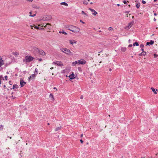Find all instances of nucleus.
<instances>
[{"mask_svg":"<svg viewBox=\"0 0 158 158\" xmlns=\"http://www.w3.org/2000/svg\"><path fill=\"white\" fill-rule=\"evenodd\" d=\"M66 28H68V29L73 32H78L80 31V29L78 27L73 25L67 26Z\"/></svg>","mask_w":158,"mask_h":158,"instance_id":"f257e3e1","label":"nucleus"},{"mask_svg":"<svg viewBox=\"0 0 158 158\" xmlns=\"http://www.w3.org/2000/svg\"><path fill=\"white\" fill-rule=\"evenodd\" d=\"M60 50L68 55H72V52L70 51V50L66 48H60Z\"/></svg>","mask_w":158,"mask_h":158,"instance_id":"f03ea898","label":"nucleus"},{"mask_svg":"<svg viewBox=\"0 0 158 158\" xmlns=\"http://www.w3.org/2000/svg\"><path fill=\"white\" fill-rule=\"evenodd\" d=\"M25 60L26 62L29 63L31 61L33 60L34 58L31 56H25Z\"/></svg>","mask_w":158,"mask_h":158,"instance_id":"7ed1b4c3","label":"nucleus"},{"mask_svg":"<svg viewBox=\"0 0 158 158\" xmlns=\"http://www.w3.org/2000/svg\"><path fill=\"white\" fill-rule=\"evenodd\" d=\"M52 18V16L50 15L44 16L42 18V20H49Z\"/></svg>","mask_w":158,"mask_h":158,"instance_id":"20e7f679","label":"nucleus"},{"mask_svg":"<svg viewBox=\"0 0 158 158\" xmlns=\"http://www.w3.org/2000/svg\"><path fill=\"white\" fill-rule=\"evenodd\" d=\"M44 27L48 28L49 30L48 31H49L52 28V26L51 24L49 23H47L46 25L44 26Z\"/></svg>","mask_w":158,"mask_h":158,"instance_id":"39448f33","label":"nucleus"},{"mask_svg":"<svg viewBox=\"0 0 158 158\" xmlns=\"http://www.w3.org/2000/svg\"><path fill=\"white\" fill-rule=\"evenodd\" d=\"M86 63L85 60L83 59H81L78 60V64H84Z\"/></svg>","mask_w":158,"mask_h":158,"instance_id":"423d86ee","label":"nucleus"},{"mask_svg":"<svg viewBox=\"0 0 158 158\" xmlns=\"http://www.w3.org/2000/svg\"><path fill=\"white\" fill-rule=\"evenodd\" d=\"M20 82L21 87H23L26 84V82H24L22 79H20Z\"/></svg>","mask_w":158,"mask_h":158,"instance_id":"0eeeda50","label":"nucleus"},{"mask_svg":"<svg viewBox=\"0 0 158 158\" xmlns=\"http://www.w3.org/2000/svg\"><path fill=\"white\" fill-rule=\"evenodd\" d=\"M89 10L91 12H93L92 13V14L94 16L98 14L97 12L93 9L89 8Z\"/></svg>","mask_w":158,"mask_h":158,"instance_id":"6e6552de","label":"nucleus"},{"mask_svg":"<svg viewBox=\"0 0 158 158\" xmlns=\"http://www.w3.org/2000/svg\"><path fill=\"white\" fill-rule=\"evenodd\" d=\"M134 21H132L128 24V26L126 27L128 29H130L133 24Z\"/></svg>","mask_w":158,"mask_h":158,"instance_id":"1a4fd4ad","label":"nucleus"},{"mask_svg":"<svg viewBox=\"0 0 158 158\" xmlns=\"http://www.w3.org/2000/svg\"><path fill=\"white\" fill-rule=\"evenodd\" d=\"M38 53L40 55L42 56H45V52L42 50H39Z\"/></svg>","mask_w":158,"mask_h":158,"instance_id":"9d476101","label":"nucleus"},{"mask_svg":"<svg viewBox=\"0 0 158 158\" xmlns=\"http://www.w3.org/2000/svg\"><path fill=\"white\" fill-rule=\"evenodd\" d=\"M35 77L34 74H32L28 78V80L30 81L31 79H34Z\"/></svg>","mask_w":158,"mask_h":158,"instance_id":"9b49d317","label":"nucleus"},{"mask_svg":"<svg viewBox=\"0 0 158 158\" xmlns=\"http://www.w3.org/2000/svg\"><path fill=\"white\" fill-rule=\"evenodd\" d=\"M49 98L52 101H54L55 99L53 95L52 94H50L49 95Z\"/></svg>","mask_w":158,"mask_h":158,"instance_id":"f8f14e48","label":"nucleus"},{"mask_svg":"<svg viewBox=\"0 0 158 158\" xmlns=\"http://www.w3.org/2000/svg\"><path fill=\"white\" fill-rule=\"evenodd\" d=\"M56 65L60 66H63V63L61 61H57L56 62Z\"/></svg>","mask_w":158,"mask_h":158,"instance_id":"ddd939ff","label":"nucleus"},{"mask_svg":"<svg viewBox=\"0 0 158 158\" xmlns=\"http://www.w3.org/2000/svg\"><path fill=\"white\" fill-rule=\"evenodd\" d=\"M4 64V61L2 58L0 56V67H1Z\"/></svg>","mask_w":158,"mask_h":158,"instance_id":"4468645a","label":"nucleus"},{"mask_svg":"<svg viewBox=\"0 0 158 158\" xmlns=\"http://www.w3.org/2000/svg\"><path fill=\"white\" fill-rule=\"evenodd\" d=\"M69 41V43L72 45H73L74 44H76L77 42V41L74 40H70Z\"/></svg>","mask_w":158,"mask_h":158,"instance_id":"2eb2a0df","label":"nucleus"},{"mask_svg":"<svg viewBox=\"0 0 158 158\" xmlns=\"http://www.w3.org/2000/svg\"><path fill=\"white\" fill-rule=\"evenodd\" d=\"M69 77L70 80H72L75 78L74 75L73 73H72V74L70 75Z\"/></svg>","mask_w":158,"mask_h":158,"instance_id":"dca6fc26","label":"nucleus"},{"mask_svg":"<svg viewBox=\"0 0 158 158\" xmlns=\"http://www.w3.org/2000/svg\"><path fill=\"white\" fill-rule=\"evenodd\" d=\"M32 7L35 9H39L40 8V7L38 5L33 4L32 5Z\"/></svg>","mask_w":158,"mask_h":158,"instance_id":"f3484780","label":"nucleus"},{"mask_svg":"<svg viewBox=\"0 0 158 158\" xmlns=\"http://www.w3.org/2000/svg\"><path fill=\"white\" fill-rule=\"evenodd\" d=\"M151 89L153 92L154 94H157V92H156V91H157L158 90L157 89H156V90H155V89H154V88L153 87H152L151 88Z\"/></svg>","mask_w":158,"mask_h":158,"instance_id":"a211bd4d","label":"nucleus"},{"mask_svg":"<svg viewBox=\"0 0 158 158\" xmlns=\"http://www.w3.org/2000/svg\"><path fill=\"white\" fill-rule=\"evenodd\" d=\"M154 41L151 40L150 42H147L146 43L147 45H148L149 44L152 45L154 44Z\"/></svg>","mask_w":158,"mask_h":158,"instance_id":"6ab92c4d","label":"nucleus"},{"mask_svg":"<svg viewBox=\"0 0 158 158\" xmlns=\"http://www.w3.org/2000/svg\"><path fill=\"white\" fill-rule=\"evenodd\" d=\"M33 49L34 52H38L40 50L39 48L36 47H34L33 48Z\"/></svg>","mask_w":158,"mask_h":158,"instance_id":"aec40b11","label":"nucleus"},{"mask_svg":"<svg viewBox=\"0 0 158 158\" xmlns=\"http://www.w3.org/2000/svg\"><path fill=\"white\" fill-rule=\"evenodd\" d=\"M34 28L38 29L40 30H44V28H41V27H39V26H35Z\"/></svg>","mask_w":158,"mask_h":158,"instance_id":"412c9836","label":"nucleus"},{"mask_svg":"<svg viewBox=\"0 0 158 158\" xmlns=\"http://www.w3.org/2000/svg\"><path fill=\"white\" fill-rule=\"evenodd\" d=\"M60 4L61 5H64L67 6H68V5L67 3H66V2H61L60 3Z\"/></svg>","mask_w":158,"mask_h":158,"instance_id":"4be33fe9","label":"nucleus"},{"mask_svg":"<svg viewBox=\"0 0 158 158\" xmlns=\"http://www.w3.org/2000/svg\"><path fill=\"white\" fill-rule=\"evenodd\" d=\"M126 50V48L125 47H122L121 49V50L123 52H125Z\"/></svg>","mask_w":158,"mask_h":158,"instance_id":"5701e85b","label":"nucleus"},{"mask_svg":"<svg viewBox=\"0 0 158 158\" xmlns=\"http://www.w3.org/2000/svg\"><path fill=\"white\" fill-rule=\"evenodd\" d=\"M61 128V126H60V127H57L55 129V131H58L59 130H60Z\"/></svg>","mask_w":158,"mask_h":158,"instance_id":"b1692460","label":"nucleus"},{"mask_svg":"<svg viewBox=\"0 0 158 158\" xmlns=\"http://www.w3.org/2000/svg\"><path fill=\"white\" fill-rule=\"evenodd\" d=\"M133 45L135 46H138L139 45V43H138L136 42H135L133 44Z\"/></svg>","mask_w":158,"mask_h":158,"instance_id":"393cba45","label":"nucleus"},{"mask_svg":"<svg viewBox=\"0 0 158 158\" xmlns=\"http://www.w3.org/2000/svg\"><path fill=\"white\" fill-rule=\"evenodd\" d=\"M78 63V62H77V61H75V62H73L72 63V65L73 66H75L76 65V64H77Z\"/></svg>","mask_w":158,"mask_h":158,"instance_id":"a878e982","label":"nucleus"},{"mask_svg":"<svg viewBox=\"0 0 158 158\" xmlns=\"http://www.w3.org/2000/svg\"><path fill=\"white\" fill-rule=\"evenodd\" d=\"M13 54L15 56H18L19 55V54L18 52H15L13 53Z\"/></svg>","mask_w":158,"mask_h":158,"instance_id":"bb28decb","label":"nucleus"},{"mask_svg":"<svg viewBox=\"0 0 158 158\" xmlns=\"http://www.w3.org/2000/svg\"><path fill=\"white\" fill-rule=\"evenodd\" d=\"M59 33H60L64 34L65 35H67V33H66V32H64V31H59Z\"/></svg>","mask_w":158,"mask_h":158,"instance_id":"cd10ccee","label":"nucleus"},{"mask_svg":"<svg viewBox=\"0 0 158 158\" xmlns=\"http://www.w3.org/2000/svg\"><path fill=\"white\" fill-rule=\"evenodd\" d=\"M140 6V3H139L136 4V7L138 9Z\"/></svg>","mask_w":158,"mask_h":158,"instance_id":"c85d7f7f","label":"nucleus"},{"mask_svg":"<svg viewBox=\"0 0 158 158\" xmlns=\"http://www.w3.org/2000/svg\"><path fill=\"white\" fill-rule=\"evenodd\" d=\"M31 13H32V12L31 11H30V12H29V14H30V16H31V17H34L35 16V14H34L33 15H31Z\"/></svg>","mask_w":158,"mask_h":158,"instance_id":"c756f323","label":"nucleus"},{"mask_svg":"<svg viewBox=\"0 0 158 158\" xmlns=\"http://www.w3.org/2000/svg\"><path fill=\"white\" fill-rule=\"evenodd\" d=\"M3 128V126L1 125L0 126V131H2Z\"/></svg>","mask_w":158,"mask_h":158,"instance_id":"7c9ffc66","label":"nucleus"},{"mask_svg":"<svg viewBox=\"0 0 158 158\" xmlns=\"http://www.w3.org/2000/svg\"><path fill=\"white\" fill-rule=\"evenodd\" d=\"M17 85H13V89H14L15 88H17Z\"/></svg>","mask_w":158,"mask_h":158,"instance_id":"2f4dec72","label":"nucleus"},{"mask_svg":"<svg viewBox=\"0 0 158 158\" xmlns=\"http://www.w3.org/2000/svg\"><path fill=\"white\" fill-rule=\"evenodd\" d=\"M83 3L84 4L86 5L88 4V2L86 1L85 0L83 1Z\"/></svg>","mask_w":158,"mask_h":158,"instance_id":"473e14b6","label":"nucleus"},{"mask_svg":"<svg viewBox=\"0 0 158 158\" xmlns=\"http://www.w3.org/2000/svg\"><path fill=\"white\" fill-rule=\"evenodd\" d=\"M113 28L111 27H109L108 28V30L110 31H112L113 30Z\"/></svg>","mask_w":158,"mask_h":158,"instance_id":"72a5a7b5","label":"nucleus"},{"mask_svg":"<svg viewBox=\"0 0 158 158\" xmlns=\"http://www.w3.org/2000/svg\"><path fill=\"white\" fill-rule=\"evenodd\" d=\"M142 53L143 54V56H145L146 55V53L145 52L143 51L142 52Z\"/></svg>","mask_w":158,"mask_h":158,"instance_id":"f704fd0d","label":"nucleus"},{"mask_svg":"<svg viewBox=\"0 0 158 158\" xmlns=\"http://www.w3.org/2000/svg\"><path fill=\"white\" fill-rule=\"evenodd\" d=\"M140 48H143L144 47V45L143 44H141L140 45Z\"/></svg>","mask_w":158,"mask_h":158,"instance_id":"c9c22d12","label":"nucleus"},{"mask_svg":"<svg viewBox=\"0 0 158 158\" xmlns=\"http://www.w3.org/2000/svg\"><path fill=\"white\" fill-rule=\"evenodd\" d=\"M81 13H82V14H84V15H87L86 14V13H85V12H84V11H83V10H82V11H81Z\"/></svg>","mask_w":158,"mask_h":158,"instance_id":"e433bc0d","label":"nucleus"},{"mask_svg":"<svg viewBox=\"0 0 158 158\" xmlns=\"http://www.w3.org/2000/svg\"><path fill=\"white\" fill-rule=\"evenodd\" d=\"M39 26H41V27H43L44 26H45V25H44V23H43V24H41L40 25H39Z\"/></svg>","mask_w":158,"mask_h":158,"instance_id":"4c0bfd02","label":"nucleus"},{"mask_svg":"<svg viewBox=\"0 0 158 158\" xmlns=\"http://www.w3.org/2000/svg\"><path fill=\"white\" fill-rule=\"evenodd\" d=\"M35 71L37 73H38V70L37 69H35Z\"/></svg>","mask_w":158,"mask_h":158,"instance_id":"58836bf2","label":"nucleus"},{"mask_svg":"<svg viewBox=\"0 0 158 158\" xmlns=\"http://www.w3.org/2000/svg\"><path fill=\"white\" fill-rule=\"evenodd\" d=\"M142 3H143V4H145L146 3V2L144 1V0H142Z\"/></svg>","mask_w":158,"mask_h":158,"instance_id":"ea45409f","label":"nucleus"},{"mask_svg":"<svg viewBox=\"0 0 158 158\" xmlns=\"http://www.w3.org/2000/svg\"><path fill=\"white\" fill-rule=\"evenodd\" d=\"M5 79L6 80H7V76H6L5 77Z\"/></svg>","mask_w":158,"mask_h":158,"instance_id":"a19ab883","label":"nucleus"},{"mask_svg":"<svg viewBox=\"0 0 158 158\" xmlns=\"http://www.w3.org/2000/svg\"><path fill=\"white\" fill-rule=\"evenodd\" d=\"M154 56L155 57H157L158 56V55L157 54H155L154 55Z\"/></svg>","mask_w":158,"mask_h":158,"instance_id":"79ce46f5","label":"nucleus"},{"mask_svg":"<svg viewBox=\"0 0 158 158\" xmlns=\"http://www.w3.org/2000/svg\"><path fill=\"white\" fill-rule=\"evenodd\" d=\"M123 3H124V4H126L127 3V2L125 0H124L123 1Z\"/></svg>","mask_w":158,"mask_h":158,"instance_id":"37998d69","label":"nucleus"},{"mask_svg":"<svg viewBox=\"0 0 158 158\" xmlns=\"http://www.w3.org/2000/svg\"><path fill=\"white\" fill-rule=\"evenodd\" d=\"M132 46V45L131 44H129L128 46V47H131Z\"/></svg>","mask_w":158,"mask_h":158,"instance_id":"c03bdc74","label":"nucleus"},{"mask_svg":"<svg viewBox=\"0 0 158 158\" xmlns=\"http://www.w3.org/2000/svg\"><path fill=\"white\" fill-rule=\"evenodd\" d=\"M129 13V12L127 11L126 12V13H127V14L126 15V16L127 17H128V14Z\"/></svg>","mask_w":158,"mask_h":158,"instance_id":"a18cd8bd","label":"nucleus"},{"mask_svg":"<svg viewBox=\"0 0 158 158\" xmlns=\"http://www.w3.org/2000/svg\"><path fill=\"white\" fill-rule=\"evenodd\" d=\"M80 141L81 143H83V141L82 139H81Z\"/></svg>","mask_w":158,"mask_h":158,"instance_id":"49530a36","label":"nucleus"},{"mask_svg":"<svg viewBox=\"0 0 158 158\" xmlns=\"http://www.w3.org/2000/svg\"><path fill=\"white\" fill-rule=\"evenodd\" d=\"M56 62H53L52 64H53L54 65H56Z\"/></svg>","mask_w":158,"mask_h":158,"instance_id":"de8ad7c7","label":"nucleus"},{"mask_svg":"<svg viewBox=\"0 0 158 158\" xmlns=\"http://www.w3.org/2000/svg\"><path fill=\"white\" fill-rule=\"evenodd\" d=\"M83 96H82H82H81V97H80V98H81V99H83Z\"/></svg>","mask_w":158,"mask_h":158,"instance_id":"09e8293b","label":"nucleus"},{"mask_svg":"<svg viewBox=\"0 0 158 158\" xmlns=\"http://www.w3.org/2000/svg\"><path fill=\"white\" fill-rule=\"evenodd\" d=\"M28 1L32 2L33 1V0H27Z\"/></svg>","mask_w":158,"mask_h":158,"instance_id":"8fccbe9b","label":"nucleus"},{"mask_svg":"<svg viewBox=\"0 0 158 158\" xmlns=\"http://www.w3.org/2000/svg\"><path fill=\"white\" fill-rule=\"evenodd\" d=\"M139 56H143V54L142 53V52L141 53L139 54Z\"/></svg>","mask_w":158,"mask_h":158,"instance_id":"3c124183","label":"nucleus"},{"mask_svg":"<svg viewBox=\"0 0 158 158\" xmlns=\"http://www.w3.org/2000/svg\"><path fill=\"white\" fill-rule=\"evenodd\" d=\"M53 89H56V90H57V89L56 87H54L53 88Z\"/></svg>","mask_w":158,"mask_h":158,"instance_id":"603ef678","label":"nucleus"},{"mask_svg":"<svg viewBox=\"0 0 158 158\" xmlns=\"http://www.w3.org/2000/svg\"><path fill=\"white\" fill-rule=\"evenodd\" d=\"M42 59H41V58H40V59H39V61H42Z\"/></svg>","mask_w":158,"mask_h":158,"instance_id":"864d4df0","label":"nucleus"},{"mask_svg":"<svg viewBox=\"0 0 158 158\" xmlns=\"http://www.w3.org/2000/svg\"><path fill=\"white\" fill-rule=\"evenodd\" d=\"M80 22H82L83 23H85L83 22L81 20H80Z\"/></svg>","mask_w":158,"mask_h":158,"instance_id":"5fc2aeb1","label":"nucleus"},{"mask_svg":"<svg viewBox=\"0 0 158 158\" xmlns=\"http://www.w3.org/2000/svg\"><path fill=\"white\" fill-rule=\"evenodd\" d=\"M83 135L82 134H81V135L80 136L81 137H83Z\"/></svg>","mask_w":158,"mask_h":158,"instance_id":"6e6d98bb","label":"nucleus"},{"mask_svg":"<svg viewBox=\"0 0 158 158\" xmlns=\"http://www.w3.org/2000/svg\"><path fill=\"white\" fill-rule=\"evenodd\" d=\"M154 21H156V19L155 18H154Z\"/></svg>","mask_w":158,"mask_h":158,"instance_id":"4d7b16f0","label":"nucleus"},{"mask_svg":"<svg viewBox=\"0 0 158 158\" xmlns=\"http://www.w3.org/2000/svg\"><path fill=\"white\" fill-rule=\"evenodd\" d=\"M111 70H112L111 69H109V70L110 71H111Z\"/></svg>","mask_w":158,"mask_h":158,"instance_id":"13d9d810","label":"nucleus"},{"mask_svg":"<svg viewBox=\"0 0 158 158\" xmlns=\"http://www.w3.org/2000/svg\"><path fill=\"white\" fill-rule=\"evenodd\" d=\"M141 50L143 52V51L144 49L143 48H142L141 49Z\"/></svg>","mask_w":158,"mask_h":158,"instance_id":"bf43d9fd","label":"nucleus"},{"mask_svg":"<svg viewBox=\"0 0 158 158\" xmlns=\"http://www.w3.org/2000/svg\"><path fill=\"white\" fill-rule=\"evenodd\" d=\"M154 15L155 16H156V13H155L154 14Z\"/></svg>","mask_w":158,"mask_h":158,"instance_id":"052dcab7","label":"nucleus"},{"mask_svg":"<svg viewBox=\"0 0 158 158\" xmlns=\"http://www.w3.org/2000/svg\"><path fill=\"white\" fill-rule=\"evenodd\" d=\"M157 154H158V153H157V154H155V156H157Z\"/></svg>","mask_w":158,"mask_h":158,"instance_id":"680f3d73","label":"nucleus"},{"mask_svg":"<svg viewBox=\"0 0 158 158\" xmlns=\"http://www.w3.org/2000/svg\"><path fill=\"white\" fill-rule=\"evenodd\" d=\"M53 68V67H51V68H50V69H52Z\"/></svg>","mask_w":158,"mask_h":158,"instance_id":"e2e57ef3","label":"nucleus"},{"mask_svg":"<svg viewBox=\"0 0 158 158\" xmlns=\"http://www.w3.org/2000/svg\"><path fill=\"white\" fill-rule=\"evenodd\" d=\"M117 6H120V5L119 4H118Z\"/></svg>","mask_w":158,"mask_h":158,"instance_id":"0e129e2a","label":"nucleus"},{"mask_svg":"<svg viewBox=\"0 0 158 158\" xmlns=\"http://www.w3.org/2000/svg\"><path fill=\"white\" fill-rule=\"evenodd\" d=\"M154 2L156 1L157 0H153Z\"/></svg>","mask_w":158,"mask_h":158,"instance_id":"69168bd1","label":"nucleus"},{"mask_svg":"<svg viewBox=\"0 0 158 158\" xmlns=\"http://www.w3.org/2000/svg\"><path fill=\"white\" fill-rule=\"evenodd\" d=\"M130 40H129V43H130Z\"/></svg>","mask_w":158,"mask_h":158,"instance_id":"338daca9","label":"nucleus"},{"mask_svg":"<svg viewBox=\"0 0 158 158\" xmlns=\"http://www.w3.org/2000/svg\"><path fill=\"white\" fill-rule=\"evenodd\" d=\"M93 4V2H91L90 3V4Z\"/></svg>","mask_w":158,"mask_h":158,"instance_id":"774afa93","label":"nucleus"}]
</instances>
